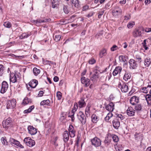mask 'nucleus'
I'll list each match as a JSON object with an SVG mask.
<instances>
[{
  "label": "nucleus",
  "mask_w": 151,
  "mask_h": 151,
  "mask_svg": "<svg viewBox=\"0 0 151 151\" xmlns=\"http://www.w3.org/2000/svg\"><path fill=\"white\" fill-rule=\"evenodd\" d=\"M118 47L116 45H114L111 48V50L112 51H114L118 49Z\"/></svg>",
  "instance_id": "nucleus-52"
},
{
  "label": "nucleus",
  "mask_w": 151,
  "mask_h": 151,
  "mask_svg": "<svg viewBox=\"0 0 151 151\" xmlns=\"http://www.w3.org/2000/svg\"><path fill=\"white\" fill-rule=\"evenodd\" d=\"M151 63V59L149 58H146L144 61L145 65L147 67L149 66L150 65Z\"/></svg>",
  "instance_id": "nucleus-31"
},
{
  "label": "nucleus",
  "mask_w": 151,
  "mask_h": 151,
  "mask_svg": "<svg viewBox=\"0 0 151 151\" xmlns=\"http://www.w3.org/2000/svg\"><path fill=\"white\" fill-rule=\"evenodd\" d=\"M1 140L3 145H8V143L6 140V139L5 137H1Z\"/></svg>",
  "instance_id": "nucleus-33"
},
{
  "label": "nucleus",
  "mask_w": 151,
  "mask_h": 151,
  "mask_svg": "<svg viewBox=\"0 0 151 151\" xmlns=\"http://www.w3.org/2000/svg\"><path fill=\"white\" fill-rule=\"evenodd\" d=\"M56 95L58 99L59 100H60L62 98L61 93L60 91H58Z\"/></svg>",
  "instance_id": "nucleus-51"
},
{
  "label": "nucleus",
  "mask_w": 151,
  "mask_h": 151,
  "mask_svg": "<svg viewBox=\"0 0 151 151\" xmlns=\"http://www.w3.org/2000/svg\"><path fill=\"white\" fill-rule=\"evenodd\" d=\"M89 8V7L88 6H85L83 7V11H85L87 9H88Z\"/></svg>",
  "instance_id": "nucleus-63"
},
{
  "label": "nucleus",
  "mask_w": 151,
  "mask_h": 151,
  "mask_svg": "<svg viewBox=\"0 0 151 151\" xmlns=\"http://www.w3.org/2000/svg\"><path fill=\"white\" fill-rule=\"evenodd\" d=\"M32 101L31 99H29L27 97H26L23 101L22 104L24 105H26L29 103H31Z\"/></svg>",
  "instance_id": "nucleus-29"
},
{
  "label": "nucleus",
  "mask_w": 151,
  "mask_h": 151,
  "mask_svg": "<svg viewBox=\"0 0 151 151\" xmlns=\"http://www.w3.org/2000/svg\"><path fill=\"white\" fill-rule=\"evenodd\" d=\"M69 132L70 137H73L75 135V132L74 131L73 127L72 125H70L69 127Z\"/></svg>",
  "instance_id": "nucleus-14"
},
{
  "label": "nucleus",
  "mask_w": 151,
  "mask_h": 151,
  "mask_svg": "<svg viewBox=\"0 0 151 151\" xmlns=\"http://www.w3.org/2000/svg\"><path fill=\"white\" fill-rule=\"evenodd\" d=\"M78 106L76 103L74 104L73 109L72 111V113H75V112L76 111L77 109H78Z\"/></svg>",
  "instance_id": "nucleus-44"
},
{
  "label": "nucleus",
  "mask_w": 151,
  "mask_h": 151,
  "mask_svg": "<svg viewBox=\"0 0 151 151\" xmlns=\"http://www.w3.org/2000/svg\"><path fill=\"white\" fill-rule=\"evenodd\" d=\"M72 3L76 7H78L79 5V1L78 0H72Z\"/></svg>",
  "instance_id": "nucleus-35"
},
{
  "label": "nucleus",
  "mask_w": 151,
  "mask_h": 151,
  "mask_svg": "<svg viewBox=\"0 0 151 151\" xmlns=\"http://www.w3.org/2000/svg\"><path fill=\"white\" fill-rule=\"evenodd\" d=\"M112 123L113 127L116 129H118L120 126V122L117 118L113 121Z\"/></svg>",
  "instance_id": "nucleus-18"
},
{
  "label": "nucleus",
  "mask_w": 151,
  "mask_h": 151,
  "mask_svg": "<svg viewBox=\"0 0 151 151\" xmlns=\"http://www.w3.org/2000/svg\"><path fill=\"white\" fill-rule=\"evenodd\" d=\"M73 113V114L70 116H69V117H71V118L72 121V122H73L74 120V119H75V118L74 117V113Z\"/></svg>",
  "instance_id": "nucleus-61"
},
{
  "label": "nucleus",
  "mask_w": 151,
  "mask_h": 151,
  "mask_svg": "<svg viewBox=\"0 0 151 151\" xmlns=\"http://www.w3.org/2000/svg\"><path fill=\"white\" fill-rule=\"evenodd\" d=\"M58 0H53L52 3V7L53 8H57L59 5Z\"/></svg>",
  "instance_id": "nucleus-25"
},
{
  "label": "nucleus",
  "mask_w": 151,
  "mask_h": 151,
  "mask_svg": "<svg viewBox=\"0 0 151 151\" xmlns=\"http://www.w3.org/2000/svg\"><path fill=\"white\" fill-rule=\"evenodd\" d=\"M119 60L121 62H124V65H126L127 64V57L123 55H121L119 57Z\"/></svg>",
  "instance_id": "nucleus-19"
},
{
  "label": "nucleus",
  "mask_w": 151,
  "mask_h": 151,
  "mask_svg": "<svg viewBox=\"0 0 151 151\" xmlns=\"http://www.w3.org/2000/svg\"><path fill=\"white\" fill-rule=\"evenodd\" d=\"M78 119L81 121L82 124H84L86 122V117L82 111H80L77 114Z\"/></svg>",
  "instance_id": "nucleus-4"
},
{
  "label": "nucleus",
  "mask_w": 151,
  "mask_h": 151,
  "mask_svg": "<svg viewBox=\"0 0 151 151\" xmlns=\"http://www.w3.org/2000/svg\"><path fill=\"white\" fill-rule=\"evenodd\" d=\"M38 83V81L35 80L34 79L31 81L29 83V85L31 88H34L36 87Z\"/></svg>",
  "instance_id": "nucleus-17"
},
{
  "label": "nucleus",
  "mask_w": 151,
  "mask_h": 151,
  "mask_svg": "<svg viewBox=\"0 0 151 151\" xmlns=\"http://www.w3.org/2000/svg\"><path fill=\"white\" fill-rule=\"evenodd\" d=\"M68 6L67 5H64L63 7V11L65 13L68 14L69 13V11L68 9Z\"/></svg>",
  "instance_id": "nucleus-48"
},
{
  "label": "nucleus",
  "mask_w": 151,
  "mask_h": 151,
  "mask_svg": "<svg viewBox=\"0 0 151 151\" xmlns=\"http://www.w3.org/2000/svg\"><path fill=\"white\" fill-rule=\"evenodd\" d=\"M50 103V101L49 99H48L46 100H44L42 101L40 103V105H49Z\"/></svg>",
  "instance_id": "nucleus-32"
},
{
  "label": "nucleus",
  "mask_w": 151,
  "mask_h": 151,
  "mask_svg": "<svg viewBox=\"0 0 151 151\" xmlns=\"http://www.w3.org/2000/svg\"><path fill=\"white\" fill-rule=\"evenodd\" d=\"M142 109V106L140 104H137L134 107L135 111H140Z\"/></svg>",
  "instance_id": "nucleus-41"
},
{
  "label": "nucleus",
  "mask_w": 151,
  "mask_h": 151,
  "mask_svg": "<svg viewBox=\"0 0 151 151\" xmlns=\"http://www.w3.org/2000/svg\"><path fill=\"white\" fill-rule=\"evenodd\" d=\"M131 76L130 74L126 73L123 77V79L126 81H127L128 79H129L131 78Z\"/></svg>",
  "instance_id": "nucleus-36"
},
{
  "label": "nucleus",
  "mask_w": 151,
  "mask_h": 151,
  "mask_svg": "<svg viewBox=\"0 0 151 151\" xmlns=\"http://www.w3.org/2000/svg\"><path fill=\"white\" fill-rule=\"evenodd\" d=\"M101 141L97 137H95L91 140V142L92 145L95 147L99 146L101 144Z\"/></svg>",
  "instance_id": "nucleus-6"
},
{
  "label": "nucleus",
  "mask_w": 151,
  "mask_h": 151,
  "mask_svg": "<svg viewBox=\"0 0 151 151\" xmlns=\"http://www.w3.org/2000/svg\"><path fill=\"white\" fill-rule=\"evenodd\" d=\"M113 141L115 142H117L119 141V138L117 136L115 135H112Z\"/></svg>",
  "instance_id": "nucleus-47"
},
{
  "label": "nucleus",
  "mask_w": 151,
  "mask_h": 151,
  "mask_svg": "<svg viewBox=\"0 0 151 151\" xmlns=\"http://www.w3.org/2000/svg\"><path fill=\"white\" fill-rule=\"evenodd\" d=\"M11 119L8 118L6 120H4L2 122V126L4 128H8L12 126Z\"/></svg>",
  "instance_id": "nucleus-5"
},
{
  "label": "nucleus",
  "mask_w": 151,
  "mask_h": 151,
  "mask_svg": "<svg viewBox=\"0 0 151 151\" xmlns=\"http://www.w3.org/2000/svg\"><path fill=\"white\" fill-rule=\"evenodd\" d=\"M142 29L141 28L138 27L135 29L134 32V37L140 36L141 34V31Z\"/></svg>",
  "instance_id": "nucleus-13"
},
{
  "label": "nucleus",
  "mask_w": 151,
  "mask_h": 151,
  "mask_svg": "<svg viewBox=\"0 0 151 151\" xmlns=\"http://www.w3.org/2000/svg\"><path fill=\"white\" fill-rule=\"evenodd\" d=\"M122 10L119 7L116 6L112 11L113 15L115 17H117L121 14Z\"/></svg>",
  "instance_id": "nucleus-8"
},
{
  "label": "nucleus",
  "mask_w": 151,
  "mask_h": 151,
  "mask_svg": "<svg viewBox=\"0 0 151 151\" xmlns=\"http://www.w3.org/2000/svg\"><path fill=\"white\" fill-rule=\"evenodd\" d=\"M18 76L14 73H11L10 75V82L15 83L17 82V78Z\"/></svg>",
  "instance_id": "nucleus-15"
},
{
  "label": "nucleus",
  "mask_w": 151,
  "mask_h": 151,
  "mask_svg": "<svg viewBox=\"0 0 151 151\" xmlns=\"http://www.w3.org/2000/svg\"><path fill=\"white\" fill-rule=\"evenodd\" d=\"M148 88V87H142L141 88V91L143 93H147L148 92V90L147 89V88Z\"/></svg>",
  "instance_id": "nucleus-49"
},
{
  "label": "nucleus",
  "mask_w": 151,
  "mask_h": 151,
  "mask_svg": "<svg viewBox=\"0 0 151 151\" xmlns=\"http://www.w3.org/2000/svg\"><path fill=\"white\" fill-rule=\"evenodd\" d=\"M107 53V50L106 49L103 48L100 51L99 56L100 58H102L104 56H106Z\"/></svg>",
  "instance_id": "nucleus-20"
},
{
  "label": "nucleus",
  "mask_w": 151,
  "mask_h": 151,
  "mask_svg": "<svg viewBox=\"0 0 151 151\" xmlns=\"http://www.w3.org/2000/svg\"><path fill=\"white\" fill-rule=\"evenodd\" d=\"M24 141L27 145L30 147H33L35 144V141L29 137L25 138Z\"/></svg>",
  "instance_id": "nucleus-2"
},
{
  "label": "nucleus",
  "mask_w": 151,
  "mask_h": 151,
  "mask_svg": "<svg viewBox=\"0 0 151 151\" xmlns=\"http://www.w3.org/2000/svg\"><path fill=\"white\" fill-rule=\"evenodd\" d=\"M113 116V114L112 113L109 112L108 114L106 116L105 118V120L106 122H109V120L111 117Z\"/></svg>",
  "instance_id": "nucleus-34"
},
{
  "label": "nucleus",
  "mask_w": 151,
  "mask_h": 151,
  "mask_svg": "<svg viewBox=\"0 0 151 151\" xmlns=\"http://www.w3.org/2000/svg\"><path fill=\"white\" fill-rule=\"evenodd\" d=\"M65 119V117L63 115H62L60 118V120L61 122H63V121Z\"/></svg>",
  "instance_id": "nucleus-57"
},
{
  "label": "nucleus",
  "mask_w": 151,
  "mask_h": 151,
  "mask_svg": "<svg viewBox=\"0 0 151 151\" xmlns=\"http://www.w3.org/2000/svg\"><path fill=\"white\" fill-rule=\"evenodd\" d=\"M133 101L137 103L139 102V98L136 96H133Z\"/></svg>",
  "instance_id": "nucleus-46"
},
{
  "label": "nucleus",
  "mask_w": 151,
  "mask_h": 151,
  "mask_svg": "<svg viewBox=\"0 0 151 151\" xmlns=\"http://www.w3.org/2000/svg\"><path fill=\"white\" fill-rule=\"evenodd\" d=\"M130 17H130V15H128L127 16H125L124 19L126 20H127L129 19L130 18Z\"/></svg>",
  "instance_id": "nucleus-64"
},
{
  "label": "nucleus",
  "mask_w": 151,
  "mask_h": 151,
  "mask_svg": "<svg viewBox=\"0 0 151 151\" xmlns=\"http://www.w3.org/2000/svg\"><path fill=\"white\" fill-rule=\"evenodd\" d=\"M16 101L14 99L8 101L7 103V109H9L14 108L16 106Z\"/></svg>",
  "instance_id": "nucleus-7"
},
{
  "label": "nucleus",
  "mask_w": 151,
  "mask_h": 151,
  "mask_svg": "<svg viewBox=\"0 0 151 151\" xmlns=\"http://www.w3.org/2000/svg\"><path fill=\"white\" fill-rule=\"evenodd\" d=\"M136 58L138 60H141V58L139 54H137L135 56Z\"/></svg>",
  "instance_id": "nucleus-59"
},
{
  "label": "nucleus",
  "mask_w": 151,
  "mask_h": 151,
  "mask_svg": "<svg viewBox=\"0 0 151 151\" xmlns=\"http://www.w3.org/2000/svg\"><path fill=\"white\" fill-rule=\"evenodd\" d=\"M134 137L135 139L137 140H141L143 139L142 135L140 133H136L134 134Z\"/></svg>",
  "instance_id": "nucleus-28"
},
{
  "label": "nucleus",
  "mask_w": 151,
  "mask_h": 151,
  "mask_svg": "<svg viewBox=\"0 0 151 151\" xmlns=\"http://www.w3.org/2000/svg\"><path fill=\"white\" fill-rule=\"evenodd\" d=\"M44 93V92L42 91H39L38 96H39L41 97L42 96Z\"/></svg>",
  "instance_id": "nucleus-58"
},
{
  "label": "nucleus",
  "mask_w": 151,
  "mask_h": 151,
  "mask_svg": "<svg viewBox=\"0 0 151 151\" xmlns=\"http://www.w3.org/2000/svg\"><path fill=\"white\" fill-rule=\"evenodd\" d=\"M78 106L80 108H83L86 105V103L84 100L83 99H81L78 102Z\"/></svg>",
  "instance_id": "nucleus-22"
},
{
  "label": "nucleus",
  "mask_w": 151,
  "mask_h": 151,
  "mask_svg": "<svg viewBox=\"0 0 151 151\" xmlns=\"http://www.w3.org/2000/svg\"><path fill=\"white\" fill-rule=\"evenodd\" d=\"M145 97L148 104L151 105V95L149 94H147L145 96Z\"/></svg>",
  "instance_id": "nucleus-24"
},
{
  "label": "nucleus",
  "mask_w": 151,
  "mask_h": 151,
  "mask_svg": "<svg viewBox=\"0 0 151 151\" xmlns=\"http://www.w3.org/2000/svg\"><path fill=\"white\" fill-rule=\"evenodd\" d=\"M50 19H45L43 20H41L40 19H37V20H33L32 22L36 24L39 25L41 23L47 22H49L50 21Z\"/></svg>",
  "instance_id": "nucleus-11"
},
{
  "label": "nucleus",
  "mask_w": 151,
  "mask_h": 151,
  "mask_svg": "<svg viewBox=\"0 0 151 151\" xmlns=\"http://www.w3.org/2000/svg\"><path fill=\"white\" fill-rule=\"evenodd\" d=\"M8 85L7 82L4 81L2 83L1 88L0 90V92L2 93H4L8 89Z\"/></svg>",
  "instance_id": "nucleus-9"
},
{
  "label": "nucleus",
  "mask_w": 151,
  "mask_h": 151,
  "mask_svg": "<svg viewBox=\"0 0 151 151\" xmlns=\"http://www.w3.org/2000/svg\"><path fill=\"white\" fill-rule=\"evenodd\" d=\"M53 80L55 82H58L59 80L58 77L57 76H55L53 78Z\"/></svg>",
  "instance_id": "nucleus-62"
},
{
  "label": "nucleus",
  "mask_w": 151,
  "mask_h": 151,
  "mask_svg": "<svg viewBox=\"0 0 151 151\" xmlns=\"http://www.w3.org/2000/svg\"><path fill=\"white\" fill-rule=\"evenodd\" d=\"M81 83L85 85L86 87L88 86L90 84V79L86 78L84 77H83L81 79Z\"/></svg>",
  "instance_id": "nucleus-12"
},
{
  "label": "nucleus",
  "mask_w": 151,
  "mask_h": 151,
  "mask_svg": "<svg viewBox=\"0 0 151 151\" xmlns=\"http://www.w3.org/2000/svg\"><path fill=\"white\" fill-rule=\"evenodd\" d=\"M9 142L11 143L18 146L19 145V142L15 140L13 138H11L9 140Z\"/></svg>",
  "instance_id": "nucleus-26"
},
{
  "label": "nucleus",
  "mask_w": 151,
  "mask_h": 151,
  "mask_svg": "<svg viewBox=\"0 0 151 151\" xmlns=\"http://www.w3.org/2000/svg\"><path fill=\"white\" fill-rule=\"evenodd\" d=\"M118 87L119 88H120L121 91L125 93L128 91V86L126 83H124L122 81L119 82Z\"/></svg>",
  "instance_id": "nucleus-1"
},
{
  "label": "nucleus",
  "mask_w": 151,
  "mask_h": 151,
  "mask_svg": "<svg viewBox=\"0 0 151 151\" xmlns=\"http://www.w3.org/2000/svg\"><path fill=\"white\" fill-rule=\"evenodd\" d=\"M96 62V60L94 58H91L89 60V63L91 64H93Z\"/></svg>",
  "instance_id": "nucleus-53"
},
{
  "label": "nucleus",
  "mask_w": 151,
  "mask_h": 151,
  "mask_svg": "<svg viewBox=\"0 0 151 151\" xmlns=\"http://www.w3.org/2000/svg\"><path fill=\"white\" fill-rule=\"evenodd\" d=\"M110 142L111 139L109 138V137H105L104 142L106 146H109L110 144Z\"/></svg>",
  "instance_id": "nucleus-30"
},
{
  "label": "nucleus",
  "mask_w": 151,
  "mask_h": 151,
  "mask_svg": "<svg viewBox=\"0 0 151 151\" xmlns=\"http://www.w3.org/2000/svg\"><path fill=\"white\" fill-rule=\"evenodd\" d=\"M132 59H130L129 61V63L130 65L129 68L130 69H131L132 68Z\"/></svg>",
  "instance_id": "nucleus-60"
},
{
  "label": "nucleus",
  "mask_w": 151,
  "mask_h": 151,
  "mask_svg": "<svg viewBox=\"0 0 151 151\" xmlns=\"http://www.w3.org/2000/svg\"><path fill=\"white\" fill-rule=\"evenodd\" d=\"M33 71L34 74L35 76H37L40 72V70L35 67L34 68Z\"/></svg>",
  "instance_id": "nucleus-42"
},
{
  "label": "nucleus",
  "mask_w": 151,
  "mask_h": 151,
  "mask_svg": "<svg viewBox=\"0 0 151 151\" xmlns=\"http://www.w3.org/2000/svg\"><path fill=\"white\" fill-rule=\"evenodd\" d=\"M93 72L94 73L91 78V79L93 82H95L96 81L97 79L99 78V75L100 72H99V70L96 68L94 70Z\"/></svg>",
  "instance_id": "nucleus-3"
},
{
  "label": "nucleus",
  "mask_w": 151,
  "mask_h": 151,
  "mask_svg": "<svg viewBox=\"0 0 151 151\" xmlns=\"http://www.w3.org/2000/svg\"><path fill=\"white\" fill-rule=\"evenodd\" d=\"M99 119V118L95 114H93L91 116L92 121L94 123H96Z\"/></svg>",
  "instance_id": "nucleus-27"
},
{
  "label": "nucleus",
  "mask_w": 151,
  "mask_h": 151,
  "mask_svg": "<svg viewBox=\"0 0 151 151\" xmlns=\"http://www.w3.org/2000/svg\"><path fill=\"white\" fill-rule=\"evenodd\" d=\"M90 106H87L86 109L85 114L86 116L88 117L89 115Z\"/></svg>",
  "instance_id": "nucleus-45"
},
{
  "label": "nucleus",
  "mask_w": 151,
  "mask_h": 151,
  "mask_svg": "<svg viewBox=\"0 0 151 151\" xmlns=\"http://www.w3.org/2000/svg\"><path fill=\"white\" fill-rule=\"evenodd\" d=\"M27 129L29 133L32 135L35 134L37 132V129L34 127L32 126H28L27 127Z\"/></svg>",
  "instance_id": "nucleus-10"
},
{
  "label": "nucleus",
  "mask_w": 151,
  "mask_h": 151,
  "mask_svg": "<svg viewBox=\"0 0 151 151\" xmlns=\"http://www.w3.org/2000/svg\"><path fill=\"white\" fill-rule=\"evenodd\" d=\"M34 108V106H30L28 109L25 110L24 111V114H27V113H30L32 111V110Z\"/></svg>",
  "instance_id": "nucleus-39"
},
{
  "label": "nucleus",
  "mask_w": 151,
  "mask_h": 151,
  "mask_svg": "<svg viewBox=\"0 0 151 151\" xmlns=\"http://www.w3.org/2000/svg\"><path fill=\"white\" fill-rule=\"evenodd\" d=\"M63 140L65 142H66L69 139V134L68 132L67 131H65L63 134Z\"/></svg>",
  "instance_id": "nucleus-23"
},
{
  "label": "nucleus",
  "mask_w": 151,
  "mask_h": 151,
  "mask_svg": "<svg viewBox=\"0 0 151 151\" xmlns=\"http://www.w3.org/2000/svg\"><path fill=\"white\" fill-rule=\"evenodd\" d=\"M127 114L129 116H132V107H129L128 108L127 111Z\"/></svg>",
  "instance_id": "nucleus-38"
},
{
  "label": "nucleus",
  "mask_w": 151,
  "mask_h": 151,
  "mask_svg": "<svg viewBox=\"0 0 151 151\" xmlns=\"http://www.w3.org/2000/svg\"><path fill=\"white\" fill-rule=\"evenodd\" d=\"M124 146L121 144H119L116 146V147H115L116 151H122L124 148Z\"/></svg>",
  "instance_id": "nucleus-37"
},
{
  "label": "nucleus",
  "mask_w": 151,
  "mask_h": 151,
  "mask_svg": "<svg viewBox=\"0 0 151 151\" xmlns=\"http://www.w3.org/2000/svg\"><path fill=\"white\" fill-rule=\"evenodd\" d=\"M114 105L113 102H111L106 106V109L107 110L110 112L112 111L114 109Z\"/></svg>",
  "instance_id": "nucleus-16"
},
{
  "label": "nucleus",
  "mask_w": 151,
  "mask_h": 151,
  "mask_svg": "<svg viewBox=\"0 0 151 151\" xmlns=\"http://www.w3.org/2000/svg\"><path fill=\"white\" fill-rule=\"evenodd\" d=\"M116 115L117 119V118H120L121 120H123L124 119V117L121 114H116Z\"/></svg>",
  "instance_id": "nucleus-54"
},
{
  "label": "nucleus",
  "mask_w": 151,
  "mask_h": 151,
  "mask_svg": "<svg viewBox=\"0 0 151 151\" xmlns=\"http://www.w3.org/2000/svg\"><path fill=\"white\" fill-rule=\"evenodd\" d=\"M122 68L120 66H117L116 67L114 70L113 74L114 76H115L118 74H119L121 71Z\"/></svg>",
  "instance_id": "nucleus-21"
},
{
  "label": "nucleus",
  "mask_w": 151,
  "mask_h": 151,
  "mask_svg": "<svg viewBox=\"0 0 151 151\" xmlns=\"http://www.w3.org/2000/svg\"><path fill=\"white\" fill-rule=\"evenodd\" d=\"M61 37V36L60 35H55L54 40L56 42H58L60 40Z\"/></svg>",
  "instance_id": "nucleus-50"
},
{
  "label": "nucleus",
  "mask_w": 151,
  "mask_h": 151,
  "mask_svg": "<svg viewBox=\"0 0 151 151\" xmlns=\"http://www.w3.org/2000/svg\"><path fill=\"white\" fill-rule=\"evenodd\" d=\"M5 68L2 65H0V76H2L4 72Z\"/></svg>",
  "instance_id": "nucleus-40"
},
{
  "label": "nucleus",
  "mask_w": 151,
  "mask_h": 151,
  "mask_svg": "<svg viewBox=\"0 0 151 151\" xmlns=\"http://www.w3.org/2000/svg\"><path fill=\"white\" fill-rule=\"evenodd\" d=\"M134 60H133V61H134L133 62V69L135 68L137 66V64L136 63V62L134 61Z\"/></svg>",
  "instance_id": "nucleus-56"
},
{
  "label": "nucleus",
  "mask_w": 151,
  "mask_h": 151,
  "mask_svg": "<svg viewBox=\"0 0 151 151\" xmlns=\"http://www.w3.org/2000/svg\"><path fill=\"white\" fill-rule=\"evenodd\" d=\"M3 25L6 27L9 28L12 26L11 23L8 22H4V23Z\"/></svg>",
  "instance_id": "nucleus-43"
},
{
  "label": "nucleus",
  "mask_w": 151,
  "mask_h": 151,
  "mask_svg": "<svg viewBox=\"0 0 151 151\" xmlns=\"http://www.w3.org/2000/svg\"><path fill=\"white\" fill-rule=\"evenodd\" d=\"M23 37L24 38H27L28 37L29 35H30L31 34V33L30 34H29L28 33H23L22 34Z\"/></svg>",
  "instance_id": "nucleus-55"
}]
</instances>
